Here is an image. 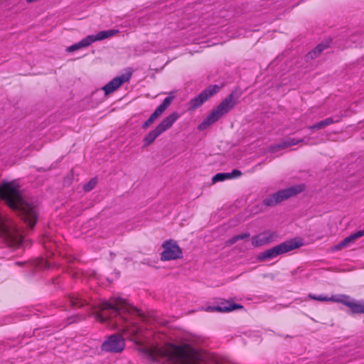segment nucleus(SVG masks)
<instances>
[{
	"mask_svg": "<svg viewBox=\"0 0 364 364\" xmlns=\"http://www.w3.org/2000/svg\"><path fill=\"white\" fill-rule=\"evenodd\" d=\"M93 316L110 329L121 328V334H113L102 343L103 351L122 352L125 347L124 339L122 337L124 335L154 363L183 364L189 360L190 354L193 353L194 347L191 339L185 338L181 344L177 345L164 331L153 332L146 329L143 323L139 322L143 319L141 311L121 298H114L112 301L105 300L97 304L92 303Z\"/></svg>",
	"mask_w": 364,
	"mask_h": 364,
	"instance_id": "1",
	"label": "nucleus"
},
{
	"mask_svg": "<svg viewBox=\"0 0 364 364\" xmlns=\"http://www.w3.org/2000/svg\"><path fill=\"white\" fill-rule=\"evenodd\" d=\"M0 198L19 214L31 230L34 228L38 216V203L23 195L16 182H6L0 187Z\"/></svg>",
	"mask_w": 364,
	"mask_h": 364,
	"instance_id": "2",
	"label": "nucleus"
},
{
	"mask_svg": "<svg viewBox=\"0 0 364 364\" xmlns=\"http://www.w3.org/2000/svg\"><path fill=\"white\" fill-rule=\"evenodd\" d=\"M238 98L239 95L236 92H232L198 125V129L203 131L207 129L210 124L228 113L237 103Z\"/></svg>",
	"mask_w": 364,
	"mask_h": 364,
	"instance_id": "3",
	"label": "nucleus"
},
{
	"mask_svg": "<svg viewBox=\"0 0 364 364\" xmlns=\"http://www.w3.org/2000/svg\"><path fill=\"white\" fill-rule=\"evenodd\" d=\"M0 236L6 245L18 247L22 242V235L16 224L9 218L0 213Z\"/></svg>",
	"mask_w": 364,
	"mask_h": 364,
	"instance_id": "4",
	"label": "nucleus"
},
{
	"mask_svg": "<svg viewBox=\"0 0 364 364\" xmlns=\"http://www.w3.org/2000/svg\"><path fill=\"white\" fill-rule=\"evenodd\" d=\"M303 245L304 242L301 238L295 237L290 239L261 252L258 256V259L262 261L273 259L280 255L298 249L303 246Z\"/></svg>",
	"mask_w": 364,
	"mask_h": 364,
	"instance_id": "5",
	"label": "nucleus"
},
{
	"mask_svg": "<svg viewBox=\"0 0 364 364\" xmlns=\"http://www.w3.org/2000/svg\"><path fill=\"white\" fill-rule=\"evenodd\" d=\"M304 188V185L300 184L279 191L277 193H274V194L266 198L263 203L265 205L267 206L275 205L277 203L289 198V197L294 196L297 193L302 192Z\"/></svg>",
	"mask_w": 364,
	"mask_h": 364,
	"instance_id": "6",
	"label": "nucleus"
},
{
	"mask_svg": "<svg viewBox=\"0 0 364 364\" xmlns=\"http://www.w3.org/2000/svg\"><path fill=\"white\" fill-rule=\"evenodd\" d=\"M178 114L173 112L164 118L154 130L151 131L145 136L144 139V146H147L152 144L159 136L168 129L178 119Z\"/></svg>",
	"mask_w": 364,
	"mask_h": 364,
	"instance_id": "7",
	"label": "nucleus"
},
{
	"mask_svg": "<svg viewBox=\"0 0 364 364\" xmlns=\"http://www.w3.org/2000/svg\"><path fill=\"white\" fill-rule=\"evenodd\" d=\"M164 248L161 259L163 261H169L181 258L183 252L180 247L173 240H167L162 244Z\"/></svg>",
	"mask_w": 364,
	"mask_h": 364,
	"instance_id": "8",
	"label": "nucleus"
},
{
	"mask_svg": "<svg viewBox=\"0 0 364 364\" xmlns=\"http://www.w3.org/2000/svg\"><path fill=\"white\" fill-rule=\"evenodd\" d=\"M220 87L218 85H212L208 86L206 89L202 91L198 96L193 98L189 104L191 109H196L200 107L205 102H206L213 95L219 92Z\"/></svg>",
	"mask_w": 364,
	"mask_h": 364,
	"instance_id": "9",
	"label": "nucleus"
},
{
	"mask_svg": "<svg viewBox=\"0 0 364 364\" xmlns=\"http://www.w3.org/2000/svg\"><path fill=\"white\" fill-rule=\"evenodd\" d=\"M132 73H127L113 78L103 87L105 95L110 94L117 90L122 84L127 82L131 78Z\"/></svg>",
	"mask_w": 364,
	"mask_h": 364,
	"instance_id": "10",
	"label": "nucleus"
},
{
	"mask_svg": "<svg viewBox=\"0 0 364 364\" xmlns=\"http://www.w3.org/2000/svg\"><path fill=\"white\" fill-rule=\"evenodd\" d=\"M340 303L350 308L353 314H364V301H356L349 296L341 294Z\"/></svg>",
	"mask_w": 364,
	"mask_h": 364,
	"instance_id": "11",
	"label": "nucleus"
},
{
	"mask_svg": "<svg viewBox=\"0 0 364 364\" xmlns=\"http://www.w3.org/2000/svg\"><path fill=\"white\" fill-rule=\"evenodd\" d=\"M276 232L265 231L252 237V245L255 247H259L274 242L277 238Z\"/></svg>",
	"mask_w": 364,
	"mask_h": 364,
	"instance_id": "12",
	"label": "nucleus"
},
{
	"mask_svg": "<svg viewBox=\"0 0 364 364\" xmlns=\"http://www.w3.org/2000/svg\"><path fill=\"white\" fill-rule=\"evenodd\" d=\"M364 236V230H358L348 237H346L338 245H335L333 247L334 251H338L342 250L343 248L347 247L350 243L353 242L356 239L360 238Z\"/></svg>",
	"mask_w": 364,
	"mask_h": 364,
	"instance_id": "13",
	"label": "nucleus"
},
{
	"mask_svg": "<svg viewBox=\"0 0 364 364\" xmlns=\"http://www.w3.org/2000/svg\"><path fill=\"white\" fill-rule=\"evenodd\" d=\"M242 308V306L238 304H221L220 305L213 306H207L204 309L205 311H219V312H228L232 310Z\"/></svg>",
	"mask_w": 364,
	"mask_h": 364,
	"instance_id": "14",
	"label": "nucleus"
},
{
	"mask_svg": "<svg viewBox=\"0 0 364 364\" xmlns=\"http://www.w3.org/2000/svg\"><path fill=\"white\" fill-rule=\"evenodd\" d=\"M90 45H91V35L87 36L84 39L81 40L80 41L67 47L66 51L71 53L74 52L75 50L87 48Z\"/></svg>",
	"mask_w": 364,
	"mask_h": 364,
	"instance_id": "15",
	"label": "nucleus"
},
{
	"mask_svg": "<svg viewBox=\"0 0 364 364\" xmlns=\"http://www.w3.org/2000/svg\"><path fill=\"white\" fill-rule=\"evenodd\" d=\"M341 294L332 295L331 296H325L323 294L314 295L313 294H309L308 298L318 301H333L340 303Z\"/></svg>",
	"mask_w": 364,
	"mask_h": 364,
	"instance_id": "16",
	"label": "nucleus"
},
{
	"mask_svg": "<svg viewBox=\"0 0 364 364\" xmlns=\"http://www.w3.org/2000/svg\"><path fill=\"white\" fill-rule=\"evenodd\" d=\"M189 358L190 360H187L183 364H206L203 355L195 348L193 349V353L190 354Z\"/></svg>",
	"mask_w": 364,
	"mask_h": 364,
	"instance_id": "17",
	"label": "nucleus"
},
{
	"mask_svg": "<svg viewBox=\"0 0 364 364\" xmlns=\"http://www.w3.org/2000/svg\"><path fill=\"white\" fill-rule=\"evenodd\" d=\"M118 33L117 30L110 29L107 31H102L97 33L96 35H92V42L97 41H102L106 38H108L111 36H113L116 33Z\"/></svg>",
	"mask_w": 364,
	"mask_h": 364,
	"instance_id": "18",
	"label": "nucleus"
},
{
	"mask_svg": "<svg viewBox=\"0 0 364 364\" xmlns=\"http://www.w3.org/2000/svg\"><path fill=\"white\" fill-rule=\"evenodd\" d=\"M326 48V46H323V44L318 45L313 50L306 55V58L308 59H313L317 57Z\"/></svg>",
	"mask_w": 364,
	"mask_h": 364,
	"instance_id": "19",
	"label": "nucleus"
},
{
	"mask_svg": "<svg viewBox=\"0 0 364 364\" xmlns=\"http://www.w3.org/2000/svg\"><path fill=\"white\" fill-rule=\"evenodd\" d=\"M303 141V139H289L287 140H285L282 142V144H279L278 146L279 148H285V147H289V146H294V145H296L300 142Z\"/></svg>",
	"mask_w": 364,
	"mask_h": 364,
	"instance_id": "20",
	"label": "nucleus"
},
{
	"mask_svg": "<svg viewBox=\"0 0 364 364\" xmlns=\"http://www.w3.org/2000/svg\"><path fill=\"white\" fill-rule=\"evenodd\" d=\"M228 179H229V174L228 173H218L213 177L212 181H213V183H215L219 182V181H225Z\"/></svg>",
	"mask_w": 364,
	"mask_h": 364,
	"instance_id": "21",
	"label": "nucleus"
},
{
	"mask_svg": "<svg viewBox=\"0 0 364 364\" xmlns=\"http://www.w3.org/2000/svg\"><path fill=\"white\" fill-rule=\"evenodd\" d=\"M69 303L70 306H82L85 304V301L78 297L72 296L69 298Z\"/></svg>",
	"mask_w": 364,
	"mask_h": 364,
	"instance_id": "22",
	"label": "nucleus"
},
{
	"mask_svg": "<svg viewBox=\"0 0 364 364\" xmlns=\"http://www.w3.org/2000/svg\"><path fill=\"white\" fill-rule=\"evenodd\" d=\"M173 100V97L168 96L166 97L163 102L158 107L162 112H164L166 109L171 105Z\"/></svg>",
	"mask_w": 364,
	"mask_h": 364,
	"instance_id": "23",
	"label": "nucleus"
},
{
	"mask_svg": "<svg viewBox=\"0 0 364 364\" xmlns=\"http://www.w3.org/2000/svg\"><path fill=\"white\" fill-rule=\"evenodd\" d=\"M249 237H250V233H248V232L240 234V235H237L236 236L232 237L229 240V243L230 244H234L237 241H238L239 240L246 239V238H248Z\"/></svg>",
	"mask_w": 364,
	"mask_h": 364,
	"instance_id": "24",
	"label": "nucleus"
},
{
	"mask_svg": "<svg viewBox=\"0 0 364 364\" xmlns=\"http://www.w3.org/2000/svg\"><path fill=\"white\" fill-rule=\"evenodd\" d=\"M326 127L332 124L335 122H338L340 121V118L338 117H328L323 120H322Z\"/></svg>",
	"mask_w": 364,
	"mask_h": 364,
	"instance_id": "25",
	"label": "nucleus"
},
{
	"mask_svg": "<svg viewBox=\"0 0 364 364\" xmlns=\"http://www.w3.org/2000/svg\"><path fill=\"white\" fill-rule=\"evenodd\" d=\"M164 112H162L159 107H157L155 111L151 114V116L149 117L150 119H152V121H155L158 119V117L163 113Z\"/></svg>",
	"mask_w": 364,
	"mask_h": 364,
	"instance_id": "26",
	"label": "nucleus"
},
{
	"mask_svg": "<svg viewBox=\"0 0 364 364\" xmlns=\"http://www.w3.org/2000/svg\"><path fill=\"white\" fill-rule=\"evenodd\" d=\"M324 127H326V126L324 125L323 122L321 121L312 126H309V129H310V130L320 129H323Z\"/></svg>",
	"mask_w": 364,
	"mask_h": 364,
	"instance_id": "27",
	"label": "nucleus"
},
{
	"mask_svg": "<svg viewBox=\"0 0 364 364\" xmlns=\"http://www.w3.org/2000/svg\"><path fill=\"white\" fill-rule=\"evenodd\" d=\"M228 173L229 174V179L237 178L242 175L241 171L237 169H234L232 172Z\"/></svg>",
	"mask_w": 364,
	"mask_h": 364,
	"instance_id": "28",
	"label": "nucleus"
},
{
	"mask_svg": "<svg viewBox=\"0 0 364 364\" xmlns=\"http://www.w3.org/2000/svg\"><path fill=\"white\" fill-rule=\"evenodd\" d=\"M153 123L154 121H152V119L149 117V119L142 124V128L147 129Z\"/></svg>",
	"mask_w": 364,
	"mask_h": 364,
	"instance_id": "29",
	"label": "nucleus"
},
{
	"mask_svg": "<svg viewBox=\"0 0 364 364\" xmlns=\"http://www.w3.org/2000/svg\"><path fill=\"white\" fill-rule=\"evenodd\" d=\"M84 189L85 191H91V181H88L84 186Z\"/></svg>",
	"mask_w": 364,
	"mask_h": 364,
	"instance_id": "30",
	"label": "nucleus"
},
{
	"mask_svg": "<svg viewBox=\"0 0 364 364\" xmlns=\"http://www.w3.org/2000/svg\"><path fill=\"white\" fill-rule=\"evenodd\" d=\"M92 186L94 185V183H95V181L94 178H92Z\"/></svg>",
	"mask_w": 364,
	"mask_h": 364,
	"instance_id": "31",
	"label": "nucleus"
},
{
	"mask_svg": "<svg viewBox=\"0 0 364 364\" xmlns=\"http://www.w3.org/2000/svg\"><path fill=\"white\" fill-rule=\"evenodd\" d=\"M333 363V360H328V364H331Z\"/></svg>",
	"mask_w": 364,
	"mask_h": 364,
	"instance_id": "32",
	"label": "nucleus"
}]
</instances>
